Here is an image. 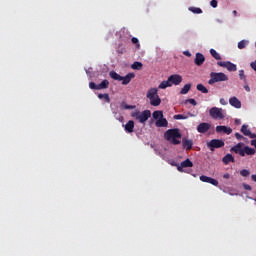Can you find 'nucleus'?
Here are the masks:
<instances>
[{
  "instance_id": "1",
  "label": "nucleus",
  "mask_w": 256,
  "mask_h": 256,
  "mask_svg": "<svg viewBox=\"0 0 256 256\" xmlns=\"http://www.w3.org/2000/svg\"><path fill=\"white\" fill-rule=\"evenodd\" d=\"M181 137H183V135L181 134L179 128L168 129L164 133V139L169 141V143L172 145H181Z\"/></svg>"
},
{
  "instance_id": "2",
  "label": "nucleus",
  "mask_w": 256,
  "mask_h": 256,
  "mask_svg": "<svg viewBox=\"0 0 256 256\" xmlns=\"http://www.w3.org/2000/svg\"><path fill=\"white\" fill-rule=\"evenodd\" d=\"M109 76L114 81H122V85H129L132 79H135L134 73H128L126 76H121L115 71H110Z\"/></svg>"
},
{
  "instance_id": "3",
  "label": "nucleus",
  "mask_w": 256,
  "mask_h": 256,
  "mask_svg": "<svg viewBox=\"0 0 256 256\" xmlns=\"http://www.w3.org/2000/svg\"><path fill=\"white\" fill-rule=\"evenodd\" d=\"M223 81H229V76L223 72H211L208 84L214 85V83H221Z\"/></svg>"
},
{
  "instance_id": "4",
  "label": "nucleus",
  "mask_w": 256,
  "mask_h": 256,
  "mask_svg": "<svg viewBox=\"0 0 256 256\" xmlns=\"http://www.w3.org/2000/svg\"><path fill=\"white\" fill-rule=\"evenodd\" d=\"M131 117L137 119L139 123H146L149 117H151V110H144L141 113L139 111H134L131 113Z\"/></svg>"
},
{
  "instance_id": "5",
  "label": "nucleus",
  "mask_w": 256,
  "mask_h": 256,
  "mask_svg": "<svg viewBox=\"0 0 256 256\" xmlns=\"http://www.w3.org/2000/svg\"><path fill=\"white\" fill-rule=\"evenodd\" d=\"M207 147L210 151H215V149H221V147H225V142L221 139H212L207 143Z\"/></svg>"
},
{
  "instance_id": "6",
  "label": "nucleus",
  "mask_w": 256,
  "mask_h": 256,
  "mask_svg": "<svg viewBox=\"0 0 256 256\" xmlns=\"http://www.w3.org/2000/svg\"><path fill=\"white\" fill-rule=\"evenodd\" d=\"M209 114L212 119H225V115L223 114V108L212 107L209 110Z\"/></svg>"
},
{
  "instance_id": "7",
  "label": "nucleus",
  "mask_w": 256,
  "mask_h": 256,
  "mask_svg": "<svg viewBox=\"0 0 256 256\" xmlns=\"http://www.w3.org/2000/svg\"><path fill=\"white\" fill-rule=\"evenodd\" d=\"M168 81L171 87H173V85H181V83L183 82V76L179 74H173L168 77Z\"/></svg>"
},
{
  "instance_id": "8",
  "label": "nucleus",
  "mask_w": 256,
  "mask_h": 256,
  "mask_svg": "<svg viewBox=\"0 0 256 256\" xmlns=\"http://www.w3.org/2000/svg\"><path fill=\"white\" fill-rule=\"evenodd\" d=\"M200 181H202V183H210V185H214V187H219V181L206 175L200 176Z\"/></svg>"
},
{
  "instance_id": "9",
  "label": "nucleus",
  "mask_w": 256,
  "mask_h": 256,
  "mask_svg": "<svg viewBox=\"0 0 256 256\" xmlns=\"http://www.w3.org/2000/svg\"><path fill=\"white\" fill-rule=\"evenodd\" d=\"M217 65L219 67H224L225 69H227L228 71H237V65L231 63L230 61H226V62H217Z\"/></svg>"
},
{
  "instance_id": "10",
  "label": "nucleus",
  "mask_w": 256,
  "mask_h": 256,
  "mask_svg": "<svg viewBox=\"0 0 256 256\" xmlns=\"http://www.w3.org/2000/svg\"><path fill=\"white\" fill-rule=\"evenodd\" d=\"M211 129V124L207 122H202L197 126L198 133H207Z\"/></svg>"
},
{
  "instance_id": "11",
  "label": "nucleus",
  "mask_w": 256,
  "mask_h": 256,
  "mask_svg": "<svg viewBox=\"0 0 256 256\" xmlns=\"http://www.w3.org/2000/svg\"><path fill=\"white\" fill-rule=\"evenodd\" d=\"M182 147H183V149H186V151H191V149H193V140L183 138L182 139Z\"/></svg>"
},
{
  "instance_id": "12",
  "label": "nucleus",
  "mask_w": 256,
  "mask_h": 256,
  "mask_svg": "<svg viewBox=\"0 0 256 256\" xmlns=\"http://www.w3.org/2000/svg\"><path fill=\"white\" fill-rule=\"evenodd\" d=\"M194 63L198 67H201V65H203V63H205V56L202 53H196Z\"/></svg>"
},
{
  "instance_id": "13",
  "label": "nucleus",
  "mask_w": 256,
  "mask_h": 256,
  "mask_svg": "<svg viewBox=\"0 0 256 256\" xmlns=\"http://www.w3.org/2000/svg\"><path fill=\"white\" fill-rule=\"evenodd\" d=\"M216 133H225L226 135H231V133H233V129L227 126H217Z\"/></svg>"
},
{
  "instance_id": "14",
  "label": "nucleus",
  "mask_w": 256,
  "mask_h": 256,
  "mask_svg": "<svg viewBox=\"0 0 256 256\" xmlns=\"http://www.w3.org/2000/svg\"><path fill=\"white\" fill-rule=\"evenodd\" d=\"M243 143H238L236 146L231 148V151L240 155L241 157H245V153L243 152Z\"/></svg>"
},
{
  "instance_id": "15",
  "label": "nucleus",
  "mask_w": 256,
  "mask_h": 256,
  "mask_svg": "<svg viewBox=\"0 0 256 256\" xmlns=\"http://www.w3.org/2000/svg\"><path fill=\"white\" fill-rule=\"evenodd\" d=\"M159 89L157 88H150L147 91L146 97L147 99H153V97H159Z\"/></svg>"
},
{
  "instance_id": "16",
  "label": "nucleus",
  "mask_w": 256,
  "mask_h": 256,
  "mask_svg": "<svg viewBox=\"0 0 256 256\" xmlns=\"http://www.w3.org/2000/svg\"><path fill=\"white\" fill-rule=\"evenodd\" d=\"M229 103L232 107H235V109H241V101L237 97H231Z\"/></svg>"
},
{
  "instance_id": "17",
  "label": "nucleus",
  "mask_w": 256,
  "mask_h": 256,
  "mask_svg": "<svg viewBox=\"0 0 256 256\" xmlns=\"http://www.w3.org/2000/svg\"><path fill=\"white\" fill-rule=\"evenodd\" d=\"M124 129L126 133H133V130L135 129V122L133 120L128 121L125 124Z\"/></svg>"
},
{
  "instance_id": "18",
  "label": "nucleus",
  "mask_w": 256,
  "mask_h": 256,
  "mask_svg": "<svg viewBox=\"0 0 256 256\" xmlns=\"http://www.w3.org/2000/svg\"><path fill=\"white\" fill-rule=\"evenodd\" d=\"M155 125L156 127H167L169 125V122L167 121L166 118L162 116L156 121Z\"/></svg>"
},
{
  "instance_id": "19",
  "label": "nucleus",
  "mask_w": 256,
  "mask_h": 256,
  "mask_svg": "<svg viewBox=\"0 0 256 256\" xmlns=\"http://www.w3.org/2000/svg\"><path fill=\"white\" fill-rule=\"evenodd\" d=\"M224 165H229L230 163H235V158L231 154H226L222 159Z\"/></svg>"
},
{
  "instance_id": "20",
  "label": "nucleus",
  "mask_w": 256,
  "mask_h": 256,
  "mask_svg": "<svg viewBox=\"0 0 256 256\" xmlns=\"http://www.w3.org/2000/svg\"><path fill=\"white\" fill-rule=\"evenodd\" d=\"M149 100L152 107H159V105H161V98L159 96H154L152 98H149Z\"/></svg>"
},
{
  "instance_id": "21",
  "label": "nucleus",
  "mask_w": 256,
  "mask_h": 256,
  "mask_svg": "<svg viewBox=\"0 0 256 256\" xmlns=\"http://www.w3.org/2000/svg\"><path fill=\"white\" fill-rule=\"evenodd\" d=\"M101 89H109V80L105 79L98 84V91H101Z\"/></svg>"
},
{
  "instance_id": "22",
  "label": "nucleus",
  "mask_w": 256,
  "mask_h": 256,
  "mask_svg": "<svg viewBox=\"0 0 256 256\" xmlns=\"http://www.w3.org/2000/svg\"><path fill=\"white\" fill-rule=\"evenodd\" d=\"M189 91H191V84L190 83L184 85L183 88H181L180 95H187V93H189Z\"/></svg>"
},
{
  "instance_id": "23",
  "label": "nucleus",
  "mask_w": 256,
  "mask_h": 256,
  "mask_svg": "<svg viewBox=\"0 0 256 256\" xmlns=\"http://www.w3.org/2000/svg\"><path fill=\"white\" fill-rule=\"evenodd\" d=\"M243 153H244V156L245 155H255V150L249 146H245L243 148Z\"/></svg>"
},
{
  "instance_id": "24",
  "label": "nucleus",
  "mask_w": 256,
  "mask_h": 256,
  "mask_svg": "<svg viewBox=\"0 0 256 256\" xmlns=\"http://www.w3.org/2000/svg\"><path fill=\"white\" fill-rule=\"evenodd\" d=\"M210 55L216 59V61H221V55L217 53V50L215 49H210Z\"/></svg>"
},
{
  "instance_id": "25",
  "label": "nucleus",
  "mask_w": 256,
  "mask_h": 256,
  "mask_svg": "<svg viewBox=\"0 0 256 256\" xmlns=\"http://www.w3.org/2000/svg\"><path fill=\"white\" fill-rule=\"evenodd\" d=\"M167 87H171V83L169 82V79H167L166 81H162L159 86L158 89H167Z\"/></svg>"
},
{
  "instance_id": "26",
  "label": "nucleus",
  "mask_w": 256,
  "mask_h": 256,
  "mask_svg": "<svg viewBox=\"0 0 256 256\" xmlns=\"http://www.w3.org/2000/svg\"><path fill=\"white\" fill-rule=\"evenodd\" d=\"M241 133H243V135H245L246 137L248 135H251V130H249V126L243 124L241 127Z\"/></svg>"
},
{
  "instance_id": "27",
  "label": "nucleus",
  "mask_w": 256,
  "mask_h": 256,
  "mask_svg": "<svg viewBox=\"0 0 256 256\" xmlns=\"http://www.w3.org/2000/svg\"><path fill=\"white\" fill-rule=\"evenodd\" d=\"M131 67L135 71H141L143 69V63H141V62H134Z\"/></svg>"
},
{
  "instance_id": "28",
  "label": "nucleus",
  "mask_w": 256,
  "mask_h": 256,
  "mask_svg": "<svg viewBox=\"0 0 256 256\" xmlns=\"http://www.w3.org/2000/svg\"><path fill=\"white\" fill-rule=\"evenodd\" d=\"M153 119H156L158 121V119H161L163 117V111L161 110H156L153 112L152 114Z\"/></svg>"
},
{
  "instance_id": "29",
  "label": "nucleus",
  "mask_w": 256,
  "mask_h": 256,
  "mask_svg": "<svg viewBox=\"0 0 256 256\" xmlns=\"http://www.w3.org/2000/svg\"><path fill=\"white\" fill-rule=\"evenodd\" d=\"M188 10L191 11V13H194L195 15H201V13H203V10L197 7H189Z\"/></svg>"
},
{
  "instance_id": "30",
  "label": "nucleus",
  "mask_w": 256,
  "mask_h": 256,
  "mask_svg": "<svg viewBox=\"0 0 256 256\" xmlns=\"http://www.w3.org/2000/svg\"><path fill=\"white\" fill-rule=\"evenodd\" d=\"M196 89L204 94L209 93V90L203 84H197Z\"/></svg>"
},
{
  "instance_id": "31",
  "label": "nucleus",
  "mask_w": 256,
  "mask_h": 256,
  "mask_svg": "<svg viewBox=\"0 0 256 256\" xmlns=\"http://www.w3.org/2000/svg\"><path fill=\"white\" fill-rule=\"evenodd\" d=\"M98 99H104L106 103H111V98L109 94H98Z\"/></svg>"
},
{
  "instance_id": "32",
  "label": "nucleus",
  "mask_w": 256,
  "mask_h": 256,
  "mask_svg": "<svg viewBox=\"0 0 256 256\" xmlns=\"http://www.w3.org/2000/svg\"><path fill=\"white\" fill-rule=\"evenodd\" d=\"M249 45V42L247 40H242L238 42V49H245Z\"/></svg>"
},
{
  "instance_id": "33",
  "label": "nucleus",
  "mask_w": 256,
  "mask_h": 256,
  "mask_svg": "<svg viewBox=\"0 0 256 256\" xmlns=\"http://www.w3.org/2000/svg\"><path fill=\"white\" fill-rule=\"evenodd\" d=\"M181 163H182V167H184V168L193 167V162L191 160H189V158L184 160Z\"/></svg>"
},
{
  "instance_id": "34",
  "label": "nucleus",
  "mask_w": 256,
  "mask_h": 256,
  "mask_svg": "<svg viewBox=\"0 0 256 256\" xmlns=\"http://www.w3.org/2000/svg\"><path fill=\"white\" fill-rule=\"evenodd\" d=\"M240 175L242 177H249V175H251V172H249V170H247V169H243L240 171Z\"/></svg>"
},
{
  "instance_id": "35",
  "label": "nucleus",
  "mask_w": 256,
  "mask_h": 256,
  "mask_svg": "<svg viewBox=\"0 0 256 256\" xmlns=\"http://www.w3.org/2000/svg\"><path fill=\"white\" fill-rule=\"evenodd\" d=\"M121 107H122L123 109H135V106L129 105V104L125 103V102H122V103H121Z\"/></svg>"
},
{
  "instance_id": "36",
  "label": "nucleus",
  "mask_w": 256,
  "mask_h": 256,
  "mask_svg": "<svg viewBox=\"0 0 256 256\" xmlns=\"http://www.w3.org/2000/svg\"><path fill=\"white\" fill-rule=\"evenodd\" d=\"M131 42H132L134 45H136L137 49H139V47H141V44H139V39L133 37V38L131 39Z\"/></svg>"
},
{
  "instance_id": "37",
  "label": "nucleus",
  "mask_w": 256,
  "mask_h": 256,
  "mask_svg": "<svg viewBox=\"0 0 256 256\" xmlns=\"http://www.w3.org/2000/svg\"><path fill=\"white\" fill-rule=\"evenodd\" d=\"M89 87L91 88V89H94V90H96V91H99V86H98V84H95V82H90L89 83Z\"/></svg>"
},
{
  "instance_id": "38",
  "label": "nucleus",
  "mask_w": 256,
  "mask_h": 256,
  "mask_svg": "<svg viewBox=\"0 0 256 256\" xmlns=\"http://www.w3.org/2000/svg\"><path fill=\"white\" fill-rule=\"evenodd\" d=\"M174 119H176V120L187 119V116H185L183 114H176V115H174Z\"/></svg>"
},
{
  "instance_id": "39",
  "label": "nucleus",
  "mask_w": 256,
  "mask_h": 256,
  "mask_svg": "<svg viewBox=\"0 0 256 256\" xmlns=\"http://www.w3.org/2000/svg\"><path fill=\"white\" fill-rule=\"evenodd\" d=\"M172 165H176V166H177V170H178L180 173H183V169H185V167L183 166L182 163H181L180 165L175 164V163H172Z\"/></svg>"
},
{
  "instance_id": "40",
  "label": "nucleus",
  "mask_w": 256,
  "mask_h": 256,
  "mask_svg": "<svg viewBox=\"0 0 256 256\" xmlns=\"http://www.w3.org/2000/svg\"><path fill=\"white\" fill-rule=\"evenodd\" d=\"M239 77H240V79L245 81V71L244 70H239Z\"/></svg>"
},
{
  "instance_id": "41",
  "label": "nucleus",
  "mask_w": 256,
  "mask_h": 256,
  "mask_svg": "<svg viewBox=\"0 0 256 256\" xmlns=\"http://www.w3.org/2000/svg\"><path fill=\"white\" fill-rule=\"evenodd\" d=\"M235 137L238 141H241V139H244L243 135H241L239 132L235 133Z\"/></svg>"
},
{
  "instance_id": "42",
  "label": "nucleus",
  "mask_w": 256,
  "mask_h": 256,
  "mask_svg": "<svg viewBox=\"0 0 256 256\" xmlns=\"http://www.w3.org/2000/svg\"><path fill=\"white\" fill-rule=\"evenodd\" d=\"M217 0H212L211 2H210V5H211V7H213V9H215V8H217Z\"/></svg>"
},
{
  "instance_id": "43",
  "label": "nucleus",
  "mask_w": 256,
  "mask_h": 256,
  "mask_svg": "<svg viewBox=\"0 0 256 256\" xmlns=\"http://www.w3.org/2000/svg\"><path fill=\"white\" fill-rule=\"evenodd\" d=\"M188 103L193 106L197 105V101H195V99H188Z\"/></svg>"
},
{
  "instance_id": "44",
  "label": "nucleus",
  "mask_w": 256,
  "mask_h": 256,
  "mask_svg": "<svg viewBox=\"0 0 256 256\" xmlns=\"http://www.w3.org/2000/svg\"><path fill=\"white\" fill-rule=\"evenodd\" d=\"M243 187H244V189H246V191H251V185H249V184H244L243 185Z\"/></svg>"
},
{
  "instance_id": "45",
  "label": "nucleus",
  "mask_w": 256,
  "mask_h": 256,
  "mask_svg": "<svg viewBox=\"0 0 256 256\" xmlns=\"http://www.w3.org/2000/svg\"><path fill=\"white\" fill-rule=\"evenodd\" d=\"M247 137H250V139H256V134L255 133H251L247 135Z\"/></svg>"
},
{
  "instance_id": "46",
  "label": "nucleus",
  "mask_w": 256,
  "mask_h": 256,
  "mask_svg": "<svg viewBox=\"0 0 256 256\" xmlns=\"http://www.w3.org/2000/svg\"><path fill=\"white\" fill-rule=\"evenodd\" d=\"M250 67L256 71V60L250 64Z\"/></svg>"
},
{
  "instance_id": "47",
  "label": "nucleus",
  "mask_w": 256,
  "mask_h": 256,
  "mask_svg": "<svg viewBox=\"0 0 256 256\" xmlns=\"http://www.w3.org/2000/svg\"><path fill=\"white\" fill-rule=\"evenodd\" d=\"M220 104H221V105H227V101L224 100V98H221V99H220Z\"/></svg>"
},
{
  "instance_id": "48",
  "label": "nucleus",
  "mask_w": 256,
  "mask_h": 256,
  "mask_svg": "<svg viewBox=\"0 0 256 256\" xmlns=\"http://www.w3.org/2000/svg\"><path fill=\"white\" fill-rule=\"evenodd\" d=\"M223 178H224V179H230V178H231V175H230L229 173H225V174L223 175Z\"/></svg>"
},
{
  "instance_id": "49",
  "label": "nucleus",
  "mask_w": 256,
  "mask_h": 256,
  "mask_svg": "<svg viewBox=\"0 0 256 256\" xmlns=\"http://www.w3.org/2000/svg\"><path fill=\"white\" fill-rule=\"evenodd\" d=\"M245 91H247L248 93L251 91V88L249 87V85H245L244 86Z\"/></svg>"
},
{
  "instance_id": "50",
  "label": "nucleus",
  "mask_w": 256,
  "mask_h": 256,
  "mask_svg": "<svg viewBox=\"0 0 256 256\" xmlns=\"http://www.w3.org/2000/svg\"><path fill=\"white\" fill-rule=\"evenodd\" d=\"M235 125H241V119H235Z\"/></svg>"
},
{
  "instance_id": "51",
  "label": "nucleus",
  "mask_w": 256,
  "mask_h": 256,
  "mask_svg": "<svg viewBox=\"0 0 256 256\" xmlns=\"http://www.w3.org/2000/svg\"><path fill=\"white\" fill-rule=\"evenodd\" d=\"M184 55H186L187 57H191V53L189 51L184 52Z\"/></svg>"
},
{
  "instance_id": "52",
  "label": "nucleus",
  "mask_w": 256,
  "mask_h": 256,
  "mask_svg": "<svg viewBox=\"0 0 256 256\" xmlns=\"http://www.w3.org/2000/svg\"><path fill=\"white\" fill-rule=\"evenodd\" d=\"M251 179H252V181H255V183H256V174H253V175L251 176Z\"/></svg>"
},
{
  "instance_id": "53",
  "label": "nucleus",
  "mask_w": 256,
  "mask_h": 256,
  "mask_svg": "<svg viewBox=\"0 0 256 256\" xmlns=\"http://www.w3.org/2000/svg\"><path fill=\"white\" fill-rule=\"evenodd\" d=\"M234 17H237V10H234L233 12Z\"/></svg>"
},
{
  "instance_id": "54",
  "label": "nucleus",
  "mask_w": 256,
  "mask_h": 256,
  "mask_svg": "<svg viewBox=\"0 0 256 256\" xmlns=\"http://www.w3.org/2000/svg\"><path fill=\"white\" fill-rule=\"evenodd\" d=\"M123 116H120L119 118H118V121H120V122H123Z\"/></svg>"
},
{
  "instance_id": "55",
  "label": "nucleus",
  "mask_w": 256,
  "mask_h": 256,
  "mask_svg": "<svg viewBox=\"0 0 256 256\" xmlns=\"http://www.w3.org/2000/svg\"><path fill=\"white\" fill-rule=\"evenodd\" d=\"M217 23H223V20L217 19Z\"/></svg>"
}]
</instances>
